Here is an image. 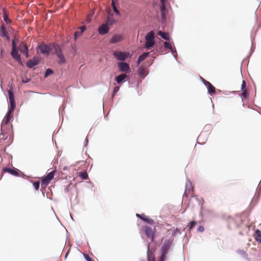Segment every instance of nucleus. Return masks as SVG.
Masks as SVG:
<instances>
[{
  "label": "nucleus",
  "mask_w": 261,
  "mask_h": 261,
  "mask_svg": "<svg viewBox=\"0 0 261 261\" xmlns=\"http://www.w3.org/2000/svg\"><path fill=\"white\" fill-rule=\"evenodd\" d=\"M55 54L57 55L59 59V63L60 64H63L66 62L65 58L62 53L61 48L58 45H55Z\"/></svg>",
  "instance_id": "obj_6"
},
{
  "label": "nucleus",
  "mask_w": 261,
  "mask_h": 261,
  "mask_svg": "<svg viewBox=\"0 0 261 261\" xmlns=\"http://www.w3.org/2000/svg\"><path fill=\"white\" fill-rule=\"evenodd\" d=\"M138 72L141 77H144L147 74V69L144 66L141 65L139 68Z\"/></svg>",
  "instance_id": "obj_18"
},
{
  "label": "nucleus",
  "mask_w": 261,
  "mask_h": 261,
  "mask_svg": "<svg viewBox=\"0 0 261 261\" xmlns=\"http://www.w3.org/2000/svg\"><path fill=\"white\" fill-rule=\"evenodd\" d=\"M194 195V187L190 181H188L186 185V189L184 193V197H193Z\"/></svg>",
  "instance_id": "obj_4"
},
{
  "label": "nucleus",
  "mask_w": 261,
  "mask_h": 261,
  "mask_svg": "<svg viewBox=\"0 0 261 261\" xmlns=\"http://www.w3.org/2000/svg\"><path fill=\"white\" fill-rule=\"evenodd\" d=\"M56 171H53L49 172L46 176L42 177L41 178V186L44 187H46L50 181L54 178V174Z\"/></svg>",
  "instance_id": "obj_3"
},
{
  "label": "nucleus",
  "mask_w": 261,
  "mask_h": 261,
  "mask_svg": "<svg viewBox=\"0 0 261 261\" xmlns=\"http://www.w3.org/2000/svg\"><path fill=\"white\" fill-rule=\"evenodd\" d=\"M82 34L81 32H75L74 33V38L75 40H76L78 36H80Z\"/></svg>",
  "instance_id": "obj_37"
},
{
  "label": "nucleus",
  "mask_w": 261,
  "mask_h": 261,
  "mask_svg": "<svg viewBox=\"0 0 261 261\" xmlns=\"http://www.w3.org/2000/svg\"><path fill=\"white\" fill-rule=\"evenodd\" d=\"M128 76L126 73L121 74L116 77L115 80L118 84H121Z\"/></svg>",
  "instance_id": "obj_19"
},
{
  "label": "nucleus",
  "mask_w": 261,
  "mask_h": 261,
  "mask_svg": "<svg viewBox=\"0 0 261 261\" xmlns=\"http://www.w3.org/2000/svg\"><path fill=\"white\" fill-rule=\"evenodd\" d=\"M143 221H144L145 222H147L149 224H153V223H154L152 219H149V218H144V219H143Z\"/></svg>",
  "instance_id": "obj_33"
},
{
  "label": "nucleus",
  "mask_w": 261,
  "mask_h": 261,
  "mask_svg": "<svg viewBox=\"0 0 261 261\" xmlns=\"http://www.w3.org/2000/svg\"><path fill=\"white\" fill-rule=\"evenodd\" d=\"M245 87H246V83L244 81H243L242 84L241 85V90H244V89L245 88Z\"/></svg>",
  "instance_id": "obj_38"
},
{
  "label": "nucleus",
  "mask_w": 261,
  "mask_h": 261,
  "mask_svg": "<svg viewBox=\"0 0 261 261\" xmlns=\"http://www.w3.org/2000/svg\"><path fill=\"white\" fill-rule=\"evenodd\" d=\"M39 48L40 52L43 54L48 55L50 51L49 47L45 44H41L39 46Z\"/></svg>",
  "instance_id": "obj_16"
},
{
  "label": "nucleus",
  "mask_w": 261,
  "mask_h": 261,
  "mask_svg": "<svg viewBox=\"0 0 261 261\" xmlns=\"http://www.w3.org/2000/svg\"><path fill=\"white\" fill-rule=\"evenodd\" d=\"M124 39V37L121 34H116L114 35L110 40L111 43H117L121 42Z\"/></svg>",
  "instance_id": "obj_12"
},
{
  "label": "nucleus",
  "mask_w": 261,
  "mask_h": 261,
  "mask_svg": "<svg viewBox=\"0 0 261 261\" xmlns=\"http://www.w3.org/2000/svg\"><path fill=\"white\" fill-rule=\"evenodd\" d=\"M160 1H161V3L162 5L165 4L166 0H160Z\"/></svg>",
  "instance_id": "obj_47"
},
{
  "label": "nucleus",
  "mask_w": 261,
  "mask_h": 261,
  "mask_svg": "<svg viewBox=\"0 0 261 261\" xmlns=\"http://www.w3.org/2000/svg\"><path fill=\"white\" fill-rule=\"evenodd\" d=\"M10 102V107L9 108V111H11L14 112V110L15 108V100L11 101Z\"/></svg>",
  "instance_id": "obj_27"
},
{
  "label": "nucleus",
  "mask_w": 261,
  "mask_h": 261,
  "mask_svg": "<svg viewBox=\"0 0 261 261\" xmlns=\"http://www.w3.org/2000/svg\"><path fill=\"white\" fill-rule=\"evenodd\" d=\"M118 66L120 71L124 72L125 73L130 72L129 65L128 63L122 62H119Z\"/></svg>",
  "instance_id": "obj_9"
},
{
  "label": "nucleus",
  "mask_w": 261,
  "mask_h": 261,
  "mask_svg": "<svg viewBox=\"0 0 261 261\" xmlns=\"http://www.w3.org/2000/svg\"><path fill=\"white\" fill-rule=\"evenodd\" d=\"M77 174L82 179H86L88 177V174L86 172H77Z\"/></svg>",
  "instance_id": "obj_25"
},
{
  "label": "nucleus",
  "mask_w": 261,
  "mask_h": 261,
  "mask_svg": "<svg viewBox=\"0 0 261 261\" xmlns=\"http://www.w3.org/2000/svg\"><path fill=\"white\" fill-rule=\"evenodd\" d=\"M159 35H160L162 38L166 40H169L170 37L169 36L168 33L165 32H162V31H159L158 33Z\"/></svg>",
  "instance_id": "obj_24"
},
{
  "label": "nucleus",
  "mask_w": 261,
  "mask_h": 261,
  "mask_svg": "<svg viewBox=\"0 0 261 261\" xmlns=\"http://www.w3.org/2000/svg\"><path fill=\"white\" fill-rule=\"evenodd\" d=\"M164 47L165 48L170 49L172 52H174L173 48L172 47V44H171V43H170L169 42H164ZM174 49L175 50V48H174Z\"/></svg>",
  "instance_id": "obj_26"
},
{
  "label": "nucleus",
  "mask_w": 261,
  "mask_h": 261,
  "mask_svg": "<svg viewBox=\"0 0 261 261\" xmlns=\"http://www.w3.org/2000/svg\"><path fill=\"white\" fill-rule=\"evenodd\" d=\"M109 31V28L107 24H103L98 28V32L101 35H105Z\"/></svg>",
  "instance_id": "obj_15"
},
{
  "label": "nucleus",
  "mask_w": 261,
  "mask_h": 261,
  "mask_svg": "<svg viewBox=\"0 0 261 261\" xmlns=\"http://www.w3.org/2000/svg\"><path fill=\"white\" fill-rule=\"evenodd\" d=\"M173 242V239H166L164 241L161 248L162 254L160 257L159 261H165L166 255L168 252V250Z\"/></svg>",
  "instance_id": "obj_1"
},
{
  "label": "nucleus",
  "mask_w": 261,
  "mask_h": 261,
  "mask_svg": "<svg viewBox=\"0 0 261 261\" xmlns=\"http://www.w3.org/2000/svg\"><path fill=\"white\" fill-rule=\"evenodd\" d=\"M84 256L87 261H94L88 255L84 254Z\"/></svg>",
  "instance_id": "obj_36"
},
{
  "label": "nucleus",
  "mask_w": 261,
  "mask_h": 261,
  "mask_svg": "<svg viewBox=\"0 0 261 261\" xmlns=\"http://www.w3.org/2000/svg\"><path fill=\"white\" fill-rule=\"evenodd\" d=\"M243 91V92L242 93V95L244 97V98H246L248 95V92H247L246 90H242Z\"/></svg>",
  "instance_id": "obj_35"
},
{
  "label": "nucleus",
  "mask_w": 261,
  "mask_h": 261,
  "mask_svg": "<svg viewBox=\"0 0 261 261\" xmlns=\"http://www.w3.org/2000/svg\"><path fill=\"white\" fill-rule=\"evenodd\" d=\"M80 29L81 30V33L82 34L86 30V27L85 26L81 27L80 28Z\"/></svg>",
  "instance_id": "obj_43"
},
{
  "label": "nucleus",
  "mask_w": 261,
  "mask_h": 261,
  "mask_svg": "<svg viewBox=\"0 0 261 261\" xmlns=\"http://www.w3.org/2000/svg\"><path fill=\"white\" fill-rule=\"evenodd\" d=\"M19 49L21 53L26 56V57H29L28 49L26 44L24 42H21L19 46Z\"/></svg>",
  "instance_id": "obj_14"
},
{
  "label": "nucleus",
  "mask_w": 261,
  "mask_h": 261,
  "mask_svg": "<svg viewBox=\"0 0 261 261\" xmlns=\"http://www.w3.org/2000/svg\"><path fill=\"white\" fill-rule=\"evenodd\" d=\"M145 47L147 49L151 48L155 43L154 34L153 31H150L145 36Z\"/></svg>",
  "instance_id": "obj_2"
},
{
  "label": "nucleus",
  "mask_w": 261,
  "mask_h": 261,
  "mask_svg": "<svg viewBox=\"0 0 261 261\" xmlns=\"http://www.w3.org/2000/svg\"><path fill=\"white\" fill-rule=\"evenodd\" d=\"M71 47H72V48L74 50V51L75 52H76V45H75V44H72V45H71Z\"/></svg>",
  "instance_id": "obj_45"
},
{
  "label": "nucleus",
  "mask_w": 261,
  "mask_h": 261,
  "mask_svg": "<svg viewBox=\"0 0 261 261\" xmlns=\"http://www.w3.org/2000/svg\"><path fill=\"white\" fill-rule=\"evenodd\" d=\"M136 216L138 217V218H140L141 219H142V220H143V219H144V217H143L141 216V215L139 214H136Z\"/></svg>",
  "instance_id": "obj_44"
},
{
  "label": "nucleus",
  "mask_w": 261,
  "mask_h": 261,
  "mask_svg": "<svg viewBox=\"0 0 261 261\" xmlns=\"http://www.w3.org/2000/svg\"><path fill=\"white\" fill-rule=\"evenodd\" d=\"M254 237L256 241L261 243V230L259 229L256 230Z\"/></svg>",
  "instance_id": "obj_23"
},
{
  "label": "nucleus",
  "mask_w": 261,
  "mask_h": 261,
  "mask_svg": "<svg viewBox=\"0 0 261 261\" xmlns=\"http://www.w3.org/2000/svg\"><path fill=\"white\" fill-rule=\"evenodd\" d=\"M8 95L10 101L15 100L13 93L11 90L8 91Z\"/></svg>",
  "instance_id": "obj_28"
},
{
  "label": "nucleus",
  "mask_w": 261,
  "mask_h": 261,
  "mask_svg": "<svg viewBox=\"0 0 261 261\" xmlns=\"http://www.w3.org/2000/svg\"><path fill=\"white\" fill-rule=\"evenodd\" d=\"M53 73V71L50 69H47L45 73V76L47 77L51 75Z\"/></svg>",
  "instance_id": "obj_31"
},
{
  "label": "nucleus",
  "mask_w": 261,
  "mask_h": 261,
  "mask_svg": "<svg viewBox=\"0 0 261 261\" xmlns=\"http://www.w3.org/2000/svg\"><path fill=\"white\" fill-rule=\"evenodd\" d=\"M13 112L9 111L7 112L6 116L5 117L2 124L1 127H4L5 125H6L10 121L11 119L12 118Z\"/></svg>",
  "instance_id": "obj_10"
},
{
  "label": "nucleus",
  "mask_w": 261,
  "mask_h": 261,
  "mask_svg": "<svg viewBox=\"0 0 261 261\" xmlns=\"http://www.w3.org/2000/svg\"><path fill=\"white\" fill-rule=\"evenodd\" d=\"M204 230V227L202 226H199L198 228V231L200 232H203Z\"/></svg>",
  "instance_id": "obj_41"
},
{
  "label": "nucleus",
  "mask_w": 261,
  "mask_h": 261,
  "mask_svg": "<svg viewBox=\"0 0 261 261\" xmlns=\"http://www.w3.org/2000/svg\"><path fill=\"white\" fill-rule=\"evenodd\" d=\"M161 12V16H162V19L165 20L166 19L165 12Z\"/></svg>",
  "instance_id": "obj_42"
},
{
  "label": "nucleus",
  "mask_w": 261,
  "mask_h": 261,
  "mask_svg": "<svg viewBox=\"0 0 261 261\" xmlns=\"http://www.w3.org/2000/svg\"><path fill=\"white\" fill-rule=\"evenodd\" d=\"M113 55L118 60L122 61H125L129 56L128 53H124L120 51H114L113 53Z\"/></svg>",
  "instance_id": "obj_7"
},
{
  "label": "nucleus",
  "mask_w": 261,
  "mask_h": 261,
  "mask_svg": "<svg viewBox=\"0 0 261 261\" xmlns=\"http://www.w3.org/2000/svg\"><path fill=\"white\" fill-rule=\"evenodd\" d=\"M203 83L205 85V86L207 87V90H208V93L210 95H212L215 93L216 89H215V87L214 86H213L212 84L210 82L203 79Z\"/></svg>",
  "instance_id": "obj_11"
},
{
  "label": "nucleus",
  "mask_w": 261,
  "mask_h": 261,
  "mask_svg": "<svg viewBox=\"0 0 261 261\" xmlns=\"http://www.w3.org/2000/svg\"><path fill=\"white\" fill-rule=\"evenodd\" d=\"M16 46L15 42V40H13L12 41V50L11 52V55L16 61H17L19 63H20L21 62L20 56L18 54V51L16 50Z\"/></svg>",
  "instance_id": "obj_8"
},
{
  "label": "nucleus",
  "mask_w": 261,
  "mask_h": 261,
  "mask_svg": "<svg viewBox=\"0 0 261 261\" xmlns=\"http://www.w3.org/2000/svg\"><path fill=\"white\" fill-rule=\"evenodd\" d=\"M142 229L147 237L151 239L152 241H153L154 232L155 231V226H153V227L152 228L148 226H145Z\"/></svg>",
  "instance_id": "obj_5"
},
{
  "label": "nucleus",
  "mask_w": 261,
  "mask_h": 261,
  "mask_svg": "<svg viewBox=\"0 0 261 261\" xmlns=\"http://www.w3.org/2000/svg\"><path fill=\"white\" fill-rule=\"evenodd\" d=\"M118 2V0H112V6L113 7V9L115 13L117 15L119 16L120 15V12L118 10L116 7V3Z\"/></svg>",
  "instance_id": "obj_22"
},
{
  "label": "nucleus",
  "mask_w": 261,
  "mask_h": 261,
  "mask_svg": "<svg viewBox=\"0 0 261 261\" xmlns=\"http://www.w3.org/2000/svg\"><path fill=\"white\" fill-rule=\"evenodd\" d=\"M39 185H40L39 181H36V182H34V184H33L34 187L35 188V189L36 190L39 189Z\"/></svg>",
  "instance_id": "obj_34"
},
{
  "label": "nucleus",
  "mask_w": 261,
  "mask_h": 261,
  "mask_svg": "<svg viewBox=\"0 0 261 261\" xmlns=\"http://www.w3.org/2000/svg\"><path fill=\"white\" fill-rule=\"evenodd\" d=\"M196 224H197L196 221H192L190 224V226H189L190 230H191L195 226V225Z\"/></svg>",
  "instance_id": "obj_32"
},
{
  "label": "nucleus",
  "mask_w": 261,
  "mask_h": 261,
  "mask_svg": "<svg viewBox=\"0 0 261 261\" xmlns=\"http://www.w3.org/2000/svg\"><path fill=\"white\" fill-rule=\"evenodd\" d=\"M115 22V20L113 18V15L112 14H109L106 20V24L109 25H111Z\"/></svg>",
  "instance_id": "obj_21"
},
{
  "label": "nucleus",
  "mask_w": 261,
  "mask_h": 261,
  "mask_svg": "<svg viewBox=\"0 0 261 261\" xmlns=\"http://www.w3.org/2000/svg\"><path fill=\"white\" fill-rule=\"evenodd\" d=\"M3 172H8L12 175L15 176L19 175V171L17 169H10L8 168H4L3 169Z\"/></svg>",
  "instance_id": "obj_17"
},
{
  "label": "nucleus",
  "mask_w": 261,
  "mask_h": 261,
  "mask_svg": "<svg viewBox=\"0 0 261 261\" xmlns=\"http://www.w3.org/2000/svg\"><path fill=\"white\" fill-rule=\"evenodd\" d=\"M148 261H154V258L153 256L151 257V254L149 253V248L148 247Z\"/></svg>",
  "instance_id": "obj_30"
},
{
  "label": "nucleus",
  "mask_w": 261,
  "mask_h": 261,
  "mask_svg": "<svg viewBox=\"0 0 261 261\" xmlns=\"http://www.w3.org/2000/svg\"><path fill=\"white\" fill-rule=\"evenodd\" d=\"M4 20L6 22H8V17L7 16H4Z\"/></svg>",
  "instance_id": "obj_46"
},
{
  "label": "nucleus",
  "mask_w": 261,
  "mask_h": 261,
  "mask_svg": "<svg viewBox=\"0 0 261 261\" xmlns=\"http://www.w3.org/2000/svg\"><path fill=\"white\" fill-rule=\"evenodd\" d=\"M39 61L40 60L38 57H34L32 59H30L28 61L27 65L30 68H33L39 63Z\"/></svg>",
  "instance_id": "obj_13"
},
{
  "label": "nucleus",
  "mask_w": 261,
  "mask_h": 261,
  "mask_svg": "<svg viewBox=\"0 0 261 261\" xmlns=\"http://www.w3.org/2000/svg\"><path fill=\"white\" fill-rule=\"evenodd\" d=\"M149 54L150 53L149 52H146L144 53L140 56H139L137 60V64L139 65L141 62L143 61L147 57L149 56Z\"/></svg>",
  "instance_id": "obj_20"
},
{
  "label": "nucleus",
  "mask_w": 261,
  "mask_h": 261,
  "mask_svg": "<svg viewBox=\"0 0 261 261\" xmlns=\"http://www.w3.org/2000/svg\"><path fill=\"white\" fill-rule=\"evenodd\" d=\"M119 90V87L118 86H116L114 89L113 94H115L117 93Z\"/></svg>",
  "instance_id": "obj_39"
},
{
  "label": "nucleus",
  "mask_w": 261,
  "mask_h": 261,
  "mask_svg": "<svg viewBox=\"0 0 261 261\" xmlns=\"http://www.w3.org/2000/svg\"><path fill=\"white\" fill-rule=\"evenodd\" d=\"M165 5H162V6H161V12H165Z\"/></svg>",
  "instance_id": "obj_40"
},
{
  "label": "nucleus",
  "mask_w": 261,
  "mask_h": 261,
  "mask_svg": "<svg viewBox=\"0 0 261 261\" xmlns=\"http://www.w3.org/2000/svg\"><path fill=\"white\" fill-rule=\"evenodd\" d=\"M178 230L177 228H176V229H174L173 230L174 232H173L172 235H173V233H175V230Z\"/></svg>",
  "instance_id": "obj_48"
},
{
  "label": "nucleus",
  "mask_w": 261,
  "mask_h": 261,
  "mask_svg": "<svg viewBox=\"0 0 261 261\" xmlns=\"http://www.w3.org/2000/svg\"><path fill=\"white\" fill-rule=\"evenodd\" d=\"M1 32L3 36L7 37V33L3 27H2L1 28Z\"/></svg>",
  "instance_id": "obj_29"
}]
</instances>
